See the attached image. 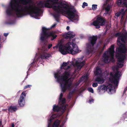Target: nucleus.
<instances>
[{"label":"nucleus","mask_w":127,"mask_h":127,"mask_svg":"<svg viewBox=\"0 0 127 127\" xmlns=\"http://www.w3.org/2000/svg\"><path fill=\"white\" fill-rule=\"evenodd\" d=\"M31 0H11L10 3V8H9L6 10L7 14L9 16L12 15V11H13L18 17H21L27 14H30L31 17H34L39 16L41 10L40 8L29 4L28 6H26L24 9L22 6L19 4L20 2L24 5L30 4Z\"/></svg>","instance_id":"1"},{"label":"nucleus","mask_w":127,"mask_h":127,"mask_svg":"<svg viewBox=\"0 0 127 127\" xmlns=\"http://www.w3.org/2000/svg\"><path fill=\"white\" fill-rule=\"evenodd\" d=\"M52 8L56 13H65L68 15L69 19L72 21L79 20V16L77 14L76 10L74 8L70 7L67 4L60 2L58 6L55 4Z\"/></svg>","instance_id":"2"},{"label":"nucleus","mask_w":127,"mask_h":127,"mask_svg":"<svg viewBox=\"0 0 127 127\" xmlns=\"http://www.w3.org/2000/svg\"><path fill=\"white\" fill-rule=\"evenodd\" d=\"M58 46L59 51L63 55L69 53L73 55L79 52V50L77 45L72 42H68L65 45H64L62 43H60L58 45L53 47V48L57 49Z\"/></svg>","instance_id":"3"},{"label":"nucleus","mask_w":127,"mask_h":127,"mask_svg":"<svg viewBox=\"0 0 127 127\" xmlns=\"http://www.w3.org/2000/svg\"><path fill=\"white\" fill-rule=\"evenodd\" d=\"M115 35L118 37L117 43L119 47L117 48L116 51L120 53H125L127 52V47L125 46V44L127 40V32L124 30L122 33L117 32Z\"/></svg>","instance_id":"4"},{"label":"nucleus","mask_w":127,"mask_h":127,"mask_svg":"<svg viewBox=\"0 0 127 127\" xmlns=\"http://www.w3.org/2000/svg\"><path fill=\"white\" fill-rule=\"evenodd\" d=\"M60 75L58 73L55 74V77L57 79V81L60 82V86L62 91L64 93L67 89H69L72 85V82H69V79L68 78H59Z\"/></svg>","instance_id":"5"},{"label":"nucleus","mask_w":127,"mask_h":127,"mask_svg":"<svg viewBox=\"0 0 127 127\" xmlns=\"http://www.w3.org/2000/svg\"><path fill=\"white\" fill-rule=\"evenodd\" d=\"M49 29H50L46 28L44 27L42 28L40 37V39L41 41L46 40L49 37H50L51 40L52 41L56 38L57 35L53 32H49Z\"/></svg>","instance_id":"6"},{"label":"nucleus","mask_w":127,"mask_h":127,"mask_svg":"<svg viewBox=\"0 0 127 127\" xmlns=\"http://www.w3.org/2000/svg\"><path fill=\"white\" fill-rule=\"evenodd\" d=\"M97 38L96 36H93L89 37L90 43L87 45L86 52L87 54H89L92 53L95 44L96 43Z\"/></svg>","instance_id":"7"},{"label":"nucleus","mask_w":127,"mask_h":127,"mask_svg":"<svg viewBox=\"0 0 127 127\" xmlns=\"http://www.w3.org/2000/svg\"><path fill=\"white\" fill-rule=\"evenodd\" d=\"M109 80L112 83H113L116 86H118L120 76H119V72H116L115 74L113 73L110 72L109 73Z\"/></svg>","instance_id":"8"},{"label":"nucleus","mask_w":127,"mask_h":127,"mask_svg":"<svg viewBox=\"0 0 127 127\" xmlns=\"http://www.w3.org/2000/svg\"><path fill=\"white\" fill-rule=\"evenodd\" d=\"M106 20L102 17H98L93 23V25L96 27V29L100 28V26H103L105 25Z\"/></svg>","instance_id":"9"},{"label":"nucleus","mask_w":127,"mask_h":127,"mask_svg":"<svg viewBox=\"0 0 127 127\" xmlns=\"http://www.w3.org/2000/svg\"><path fill=\"white\" fill-rule=\"evenodd\" d=\"M115 89L114 86L111 84H107L105 85H101L99 86L98 88V90H99V91L102 90L104 91V92H105V90L109 93L111 92L112 90H113Z\"/></svg>","instance_id":"10"},{"label":"nucleus","mask_w":127,"mask_h":127,"mask_svg":"<svg viewBox=\"0 0 127 127\" xmlns=\"http://www.w3.org/2000/svg\"><path fill=\"white\" fill-rule=\"evenodd\" d=\"M116 56L117 59L118 61L123 63L124 62V60L127 56V54L126 53L123 54L122 53L119 52L116 53ZM117 65L120 67H122L123 65V64L121 63H118Z\"/></svg>","instance_id":"11"},{"label":"nucleus","mask_w":127,"mask_h":127,"mask_svg":"<svg viewBox=\"0 0 127 127\" xmlns=\"http://www.w3.org/2000/svg\"><path fill=\"white\" fill-rule=\"evenodd\" d=\"M108 52L110 56L109 60V62H114L115 60L114 58L115 50L114 45V44L112 45L109 48Z\"/></svg>","instance_id":"12"},{"label":"nucleus","mask_w":127,"mask_h":127,"mask_svg":"<svg viewBox=\"0 0 127 127\" xmlns=\"http://www.w3.org/2000/svg\"><path fill=\"white\" fill-rule=\"evenodd\" d=\"M59 0H47L46 2L45 3V6L47 8H51L53 6L58 3Z\"/></svg>","instance_id":"13"},{"label":"nucleus","mask_w":127,"mask_h":127,"mask_svg":"<svg viewBox=\"0 0 127 127\" xmlns=\"http://www.w3.org/2000/svg\"><path fill=\"white\" fill-rule=\"evenodd\" d=\"M26 94L25 92H23L21 94L20 97L18 100V103L21 106H24L25 104L24 97L26 96Z\"/></svg>","instance_id":"14"},{"label":"nucleus","mask_w":127,"mask_h":127,"mask_svg":"<svg viewBox=\"0 0 127 127\" xmlns=\"http://www.w3.org/2000/svg\"><path fill=\"white\" fill-rule=\"evenodd\" d=\"M66 107L65 105H63L60 107L58 105H56V104H55L53 106V110L54 112H59L62 109L63 111H64Z\"/></svg>","instance_id":"15"},{"label":"nucleus","mask_w":127,"mask_h":127,"mask_svg":"<svg viewBox=\"0 0 127 127\" xmlns=\"http://www.w3.org/2000/svg\"><path fill=\"white\" fill-rule=\"evenodd\" d=\"M75 34L74 33L71 32H68L64 34V37L65 39H70L74 38L75 36Z\"/></svg>","instance_id":"16"},{"label":"nucleus","mask_w":127,"mask_h":127,"mask_svg":"<svg viewBox=\"0 0 127 127\" xmlns=\"http://www.w3.org/2000/svg\"><path fill=\"white\" fill-rule=\"evenodd\" d=\"M108 52V51L105 52L103 55V61L105 63H108L109 62V56L107 55Z\"/></svg>","instance_id":"17"},{"label":"nucleus","mask_w":127,"mask_h":127,"mask_svg":"<svg viewBox=\"0 0 127 127\" xmlns=\"http://www.w3.org/2000/svg\"><path fill=\"white\" fill-rule=\"evenodd\" d=\"M125 11L123 9H121L119 12L115 14V15L117 17H118L120 16L121 17V18L122 19L125 13Z\"/></svg>","instance_id":"18"},{"label":"nucleus","mask_w":127,"mask_h":127,"mask_svg":"<svg viewBox=\"0 0 127 127\" xmlns=\"http://www.w3.org/2000/svg\"><path fill=\"white\" fill-rule=\"evenodd\" d=\"M85 61H84L82 62H78L77 61H76L75 65L77 66L78 68L80 69L85 64Z\"/></svg>","instance_id":"19"},{"label":"nucleus","mask_w":127,"mask_h":127,"mask_svg":"<svg viewBox=\"0 0 127 127\" xmlns=\"http://www.w3.org/2000/svg\"><path fill=\"white\" fill-rule=\"evenodd\" d=\"M58 115L57 114H55L53 115L50 118L49 120L48 121V127H50L51 125V123L52 120L54 118L58 116Z\"/></svg>","instance_id":"20"},{"label":"nucleus","mask_w":127,"mask_h":127,"mask_svg":"<svg viewBox=\"0 0 127 127\" xmlns=\"http://www.w3.org/2000/svg\"><path fill=\"white\" fill-rule=\"evenodd\" d=\"M51 55L50 54H47L46 53L43 52L41 54L40 57L42 59H47L49 58Z\"/></svg>","instance_id":"21"},{"label":"nucleus","mask_w":127,"mask_h":127,"mask_svg":"<svg viewBox=\"0 0 127 127\" xmlns=\"http://www.w3.org/2000/svg\"><path fill=\"white\" fill-rule=\"evenodd\" d=\"M64 75L60 76L59 78H65L66 79L67 78H68L69 76L70 75V72L69 71H65L63 74Z\"/></svg>","instance_id":"22"},{"label":"nucleus","mask_w":127,"mask_h":127,"mask_svg":"<svg viewBox=\"0 0 127 127\" xmlns=\"http://www.w3.org/2000/svg\"><path fill=\"white\" fill-rule=\"evenodd\" d=\"M17 108L16 106H11L8 109V111L11 112H15L17 110Z\"/></svg>","instance_id":"23"},{"label":"nucleus","mask_w":127,"mask_h":127,"mask_svg":"<svg viewBox=\"0 0 127 127\" xmlns=\"http://www.w3.org/2000/svg\"><path fill=\"white\" fill-rule=\"evenodd\" d=\"M102 73V70L101 68L99 67H97L96 69V70L94 72V73L95 75L98 76L100 75Z\"/></svg>","instance_id":"24"},{"label":"nucleus","mask_w":127,"mask_h":127,"mask_svg":"<svg viewBox=\"0 0 127 127\" xmlns=\"http://www.w3.org/2000/svg\"><path fill=\"white\" fill-rule=\"evenodd\" d=\"M60 122V121L59 120L55 121L52 125V127H58Z\"/></svg>","instance_id":"25"},{"label":"nucleus","mask_w":127,"mask_h":127,"mask_svg":"<svg viewBox=\"0 0 127 127\" xmlns=\"http://www.w3.org/2000/svg\"><path fill=\"white\" fill-rule=\"evenodd\" d=\"M111 8V5L108 4L107 6L105 8V13L104 14H107L108 13L109 11L110 10Z\"/></svg>","instance_id":"26"},{"label":"nucleus","mask_w":127,"mask_h":127,"mask_svg":"<svg viewBox=\"0 0 127 127\" xmlns=\"http://www.w3.org/2000/svg\"><path fill=\"white\" fill-rule=\"evenodd\" d=\"M95 81L98 82L99 83L102 84L104 82L103 79L100 77H97L95 79Z\"/></svg>","instance_id":"27"},{"label":"nucleus","mask_w":127,"mask_h":127,"mask_svg":"<svg viewBox=\"0 0 127 127\" xmlns=\"http://www.w3.org/2000/svg\"><path fill=\"white\" fill-rule=\"evenodd\" d=\"M60 13H56L54 15V16L56 20L58 22H59V18L60 16Z\"/></svg>","instance_id":"28"},{"label":"nucleus","mask_w":127,"mask_h":127,"mask_svg":"<svg viewBox=\"0 0 127 127\" xmlns=\"http://www.w3.org/2000/svg\"><path fill=\"white\" fill-rule=\"evenodd\" d=\"M59 103L61 106L64 105V104L66 102V99L64 98L62 99L61 100H59Z\"/></svg>","instance_id":"29"},{"label":"nucleus","mask_w":127,"mask_h":127,"mask_svg":"<svg viewBox=\"0 0 127 127\" xmlns=\"http://www.w3.org/2000/svg\"><path fill=\"white\" fill-rule=\"evenodd\" d=\"M38 5L40 8H43L44 7H45V3L44 4L41 1H40L38 3Z\"/></svg>","instance_id":"30"},{"label":"nucleus","mask_w":127,"mask_h":127,"mask_svg":"<svg viewBox=\"0 0 127 127\" xmlns=\"http://www.w3.org/2000/svg\"><path fill=\"white\" fill-rule=\"evenodd\" d=\"M73 94V92H69L68 95L67 96L68 98V99H70L71 98Z\"/></svg>","instance_id":"31"},{"label":"nucleus","mask_w":127,"mask_h":127,"mask_svg":"<svg viewBox=\"0 0 127 127\" xmlns=\"http://www.w3.org/2000/svg\"><path fill=\"white\" fill-rule=\"evenodd\" d=\"M68 64V63L64 62L63 63L62 65L61 66L62 67H63V68H65V67Z\"/></svg>","instance_id":"32"},{"label":"nucleus","mask_w":127,"mask_h":127,"mask_svg":"<svg viewBox=\"0 0 127 127\" xmlns=\"http://www.w3.org/2000/svg\"><path fill=\"white\" fill-rule=\"evenodd\" d=\"M88 90L89 92L92 93H94V90L91 87L87 89Z\"/></svg>","instance_id":"33"},{"label":"nucleus","mask_w":127,"mask_h":127,"mask_svg":"<svg viewBox=\"0 0 127 127\" xmlns=\"http://www.w3.org/2000/svg\"><path fill=\"white\" fill-rule=\"evenodd\" d=\"M97 5L93 4L92 5V9L93 10H95L97 8Z\"/></svg>","instance_id":"34"},{"label":"nucleus","mask_w":127,"mask_h":127,"mask_svg":"<svg viewBox=\"0 0 127 127\" xmlns=\"http://www.w3.org/2000/svg\"><path fill=\"white\" fill-rule=\"evenodd\" d=\"M88 5V4L87 3L84 2L83 4L82 7L83 8H84L85 6H86Z\"/></svg>","instance_id":"35"},{"label":"nucleus","mask_w":127,"mask_h":127,"mask_svg":"<svg viewBox=\"0 0 127 127\" xmlns=\"http://www.w3.org/2000/svg\"><path fill=\"white\" fill-rule=\"evenodd\" d=\"M32 86V85H26L24 87V89H26L28 88H30Z\"/></svg>","instance_id":"36"},{"label":"nucleus","mask_w":127,"mask_h":127,"mask_svg":"<svg viewBox=\"0 0 127 127\" xmlns=\"http://www.w3.org/2000/svg\"><path fill=\"white\" fill-rule=\"evenodd\" d=\"M112 69L114 71H115V70H117L118 68L117 67L114 66L112 67Z\"/></svg>","instance_id":"37"},{"label":"nucleus","mask_w":127,"mask_h":127,"mask_svg":"<svg viewBox=\"0 0 127 127\" xmlns=\"http://www.w3.org/2000/svg\"><path fill=\"white\" fill-rule=\"evenodd\" d=\"M98 86V84L97 83H93L92 84V86L94 87H95Z\"/></svg>","instance_id":"38"},{"label":"nucleus","mask_w":127,"mask_h":127,"mask_svg":"<svg viewBox=\"0 0 127 127\" xmlns=\"http://www.w3.org/2000/svg\"><path fill=\"white\" fill-rule=\"evenodd\" d=\"M63 96V94L62 93H61L59 97V100H61L62 99Z\"/></svg>","instance_id":"39"},{"label":"nucleus","mask_w":127,"mask_h":127,"mask_svg":"<svg viewBox=\"0 0 127 127\" xmlns=\"http://www.w3.org/2000/svg\"><path fill=\"white\" fill-rule=\"evenodd\" d=\"M34 61H33V62L30 65V68H29V69H28V71H30V69L31 68V67H32V66L33 65V63H34Z\"/></svg>","instance_id":"40"},{"label":"nucleus","mask_w":127,"mask_h":127,"mask_svg":"<svg viewBox=\"0 0 127 127\" xmlns=\"http://www.w3.org/2000/svg\"><path fill=\"white\" fill-rule=\"evenodd\" d=\"M52 46V44H50L48 45V49H50L51 48Z\"/></svg>","instance_id":"41"},{"label":"nucleus","mask_w":127,"mask_h":127,"mask_svg":"<svg viewBox=\"0 0 127 127\" xmlns=\"http://www.w3.org/2000/svg\"><path fill=\"white\" fill-rule=\"evenodd\" d=\"M56 25V24H54L53 25L51 26V28H54V27H55V26Z\"/></svg>","instance_id":"42"},{"label":"nucleus","mask_w":127,"mask_h":127,"mask_svg":"<svg viewBox=\"0 0 127 127\" xmlns=\"http://www.w3.org/2000/svg\"><path fill=\"white\" fill-rule=\"evenodd\" d=\"M8 33H5L4 34V36L5 37H6L8 35Z\"/></svg>","instance_id":"43"},{"label":"nucleus","mask_w":127,"mask_h":127,"mask_svg":"<svg viewBox=\"0 0 127 127\" xmlns=\"http://www.w3.org/2000/svg\"><path fill=\"white\" fill-rule=\"evenodd\" d=\"M94 99H90L89 100V101L90 103H91L92 102H93Z\"/></svg>","instance_id":"44"},{"label":"nucleus","mask_w":127,"mask_h":127,"mask_svg":"<svg viewBox=\"0 0 127 127\" xmlns=\"http://www.w3.org/2000/svg\"><path fill=\"white\" fill-rule=\"evenodd\" d=\"M127 90V87H126L124 91V94L126 92Z\"/></svg>","instance_id":"45"},{"label":"nucleus","mask_w":127,"mask_h":127,"mask_svg":"<svg viewBox=\"0 0 127 127\" xmlns=\"http://www.w3.org/2000/svg\"><path fill=\"white\" fill-rule=\"evenodd\" d=\"M110 0H106V4H107L109 2Z\"/></svg>","instance_id":"46"},{"label":"nucleus","mask_w":127,"mask_h":127,"mask_svg":"<svg viewBox=\"0 0 127 127\" xmlns=\"http://www.w3.org/2000/svg\"><path fill=\"white\" fill-rule=\"evenodd\" d=\"M107 44L106 43H104L103 44V48H105L106 46V45Z\"/></svg>","instance_id":"47"},{"label":"nucleus","mask_w":127,"mask_h":127,"mask_svg":"<svg viewBox=\"0 0 127 127\" xmlns=\"http://www.w3.org/2000/svg\"><path fill=\"white\" fill-rule=\"evenodd\" d=\"M70 68V66H67V67L66 68H64L65 69H68L69 68Z\"/></svg>","instance_id":"48"},{"label":"nucleus","mask_w":127,"mask_h":127,"mask_svg":"<svg viewBox=\"0 0 127 127\" xmlns=\"http://www.w3.org/2000/svg\"><path fill=\"white\" fill-rule=\"evenodd\" d=\"M69 26H68L67 27L66 29L67 30H69Z\"/></svg>","instance_id":"49"},{"label":"nucleus","mask_w":127,"mask_h":127,"mask_svg":"<svg viewBox=\"0 0 127 127\" xmlns=\"http://www.w3.org/2000/svg\"><path fill=\"white\" fill-rule=\"evenodd\" d=\"M14 126H15L14 123H13L12 124L11 127H14Z\"/></svg>","instance_id":"50"},{"label":"nucleus","mask_w":127,"mask_h":127,"mask_svg":"<svg viewBox=\"0 0 127 127\" xmlns=\"http://www.w3.org/2000/svg\"><path fill=\"white\" fill-rule=\"evenodd\" d=\"M2 123L0 121V125Z\"/></svg>","instance_id":"51"},{"label":"nucleus","mask_w":127,"mask_h":127,"mask_svg":"<svg viewBox=\"0 0 127 127\" xmlns=\"http://www.w3.org/2000/svg\"><path fill=\"white\" fill-rule=\"evenodd\" d=\"M1 46V44H0V47Z\"/></svg>","instance_id":"52"},{"label":"nucleus","mask_w":127,"mask_h":127,"mask_svg":"<svg viewBox=\"0 0 127 127\" xmlns=\"http://www.w3.org/2000/svg\"><path fill=\"white\" fill-rule=\"evenodd\" d=\"M104 48H103H103H102V49H103H103H104Z\"/></svg>","instance_id":"53"},{"label":"nucleus","mask_w":127,"mask_h":127,"mask_svg":"<svg viewBox=\"0 0 127 127\" xmlns=\"http://www.w3.org/2000/svg\"><path fill=\"white\" fill-rule=\"evenodd\" d=\"M81 51L80 50V52Z\"/></svg>","instance_id":"54"},{"label":"nucleus","mask_w":127,"mask_h":127,"mask_svg":"<svg viewBox=\"0 0 127 127\" xmlns=\"http://www.w3.org/2000/svg\"><path fill=\"white\" fill-rule=\"evenodd\" d=\"M28 71H27V73H28Z\"/></svg>","instance_id":"55"}]
</instances>
